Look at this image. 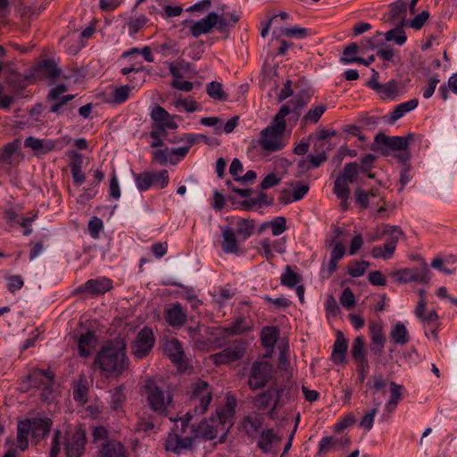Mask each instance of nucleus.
<instances>
[{"instance_id":"21","label":"nucleus","mask_w":457,"mask_h":457,"mask_svg":"<svg viewBox=\"0 0 457 457\" xmlns=\"http://www.w3.org/2000/svg\"><path fill=\"white\" fill-rule=\"evenodd\" d=\"M348 349V341L342 332L338 331L336 341L333 345L331 360L336 364H342L345 361V354Z\"/></svg>"},{"instance_id":"2","label":"nucleus","mask_w":457,"mask_h":457,"mask_svg":"<svg viewBox=\"0 0 457 457\" xmlns=\"http://www.w3.org/2000/svg\"><path fill=\"white\" fill-rule=\"evenodd\" d=\"M236 406V398L227 395L225 405L216 410V418L212 417L209 420L203 421L197 428L189 424L190 431L195 434V439L212 440L219 436L220 442L222 443L233 425Z\"/></svg>"},{"instance_id":"20","label":"nucleus","mask_w":457,"mask_h":457,"mask_svg":"<svg viewBox=\"0 0 457 457\" xmlns=\"http://www.w3.org/2000/svg\"><path fill=\"white\" fill-rule=\"evenodd\" d=\"M97 345V337L94 331L88 330L81 334L78 339V350L81 357H88Z\"/></svg>"},{"instance_id":"55","label":"nucleus","mask_w":457,"mask_h":457,"mask_svg":"<svg viewBox=\"0 0 457 457\" xmlns=\"http://www.w3.org/2000/svg\"><path fill=\"white\" fill-rule=\"evenodd\" d=\"M151 179L153 180L154 186L158 188H165L169 184V173L166 170H162L158 172L151 171Z\"/></svg>"},{"instance_id":"29","label":"nucleus","mask_w":457,"mask_h":457,"mask_svg":"<svg viewBox=\"0 0 457 457\" xmlns=\"http://www.w3.org/2000/svg\"><path fill=\"white\" fill-rule=\"evenodd\" d=\"M252 329V322L245 317H237L228 327L224 332L228 335H240Z\"/></svg>"},{"instance_id":"49","label":"nucleus","mask_w":457,"mask_h":457,"mask_svg":"<svg viewBox=\"0 0 457 457\" xmlns=\"http://www.w3.org/2000/svg\"><path fill=\"white\" fill-rule=\"evenodd\" d=\"M264 227L270 228L273 236H279L287 229V220L282 216L276 217L272 220L266 222L263 225Z\"/></svg>"},{"instance_id":"15","label":"nucleus","mask_w":457,"mask_h":457,"mask_svg":"<svg viewBox=\"0 0 457 457\" xmlns=\"http://www.w3.org/2000/svg\"><path fill=\"white\" fill-rule=\"evenodd\" d=\"M166 356L180 370L185 367V353L180 342L176 338L167 340L163 346Z\"/></svg>"},{"instance_id":"12","label":"nucleus","mask_w":457,"mask_h":457,"mask_svg":"<svg viewBox=\"0 0 457 457\" xmlns=\"http://www.w3.org/2000/svg\"><path fill=\"white\" fill-rule=\"evenodd\" d=\"M155 343V337L152 328H143L131 345V352L137 359L145 358L153 349Z\"/></svg>"},{"instance_id":"19","label":"nucleus","mask_w":457,"mask_h":457,"mask_svg":"<svg viewBox=\"0 0 457 457\" xmlns=\"http://www.w3.org/2000/svg\"><path fill=\"white\" fill-rule=\"evenodd\" d=\"M371 345L370 350L375 354L380 355L384 350L386 336L380 323H371L369 326Z\"/></svg>"},{"instance_id":"32","label":"nucleus","mask_w":457,"mask_h":457,"mask_svg":"<svg viewBox=\"0 0 457 457\" xmlns=\"http://www.w3.org/2000/svg\"><path fill=\"white\" fill-rule=\"evenodd\" d=\"M124 390L125 387L123 386H119L113 390L110 391L109 403L113 411H122L124 403L126 401V395Z\"/></svg>"},{"instance_id":"25","label":"nucleus","mask_w":457,"mask_h":457,"mask_svg":"<svg viewBox=\"0 0 457 457\" xmlns=\"http://www.w3.org/2000/svg\"><path fill=\"white\" fill-rule=\"evenodd\" d=\"M84 291L92 294H104L112 287V280L106 278L88 279L84 284Z\"/></svg>"},{"instance_id":"38","label":"nucleus","mask_w":457,"mask_h":457,"mask_svg":"<svg viewBox=\"0 0 457 457\" xmlns=\"http://www.w3.org/2000/svg\"><path fill=\"white\" fill-rule=\"evenodd\" d=\"M377 87V93L382 99H394L398 96V83L395 80H390Z\"/></svg>"},{"instance_id":"13","label":"nucleus","mask_w":457,"mask_h":457,"mask_svg":"<svg viewBox=\"0 0 457 457\" xmlns=\"http://www.w3.org/2000/svg\"><path fill=\"white\" fill-rule=\"evenodd\" d=\"M216 22V12H209L204 18L195 21L191 20H186L185 25L189 28L190 34L197 38L202 35L209 34L212 29L215 28Z\"/></svg>"},{"instance_id":"45","label":"nucleus","mask_w":457,"mask_h":457,"mask_svg":"<svg viewBox=\"0 0 457 457\" xmlns=\"http://www.w3.org/2000/svg\"><path fill=\"white\" fill-rule=\"evenodd\" d=\"M307 104V101L303 97H297L290 101L287 104H283L279 110L286 108L287 110V115L290 113L295 114V118H298L301 113V110Z\"/></svg>"},{"instance_id":"26","label":"nucleus","mask_w":457,"mask_h":457,"mask_svg":"<svg viewBox=\"0 0 457 457\" xmlns=\"http://www.w3.org/2000/svg\"><path fill=\"white\" fill-rule=\"evenodd\" d=\"M418 99L413 98L396 105L395 109L388 114V122L391 124L395 123L406 113L414 110L418 106Z\"/></svg>"},{"instance_id":"56","label":"nucleus","mask_w":457,"mask_h":457,"mask_svg":"<svg viewBox=\"0 0 457 457\" xmlns=\"http://www.w3.org/2000/svg\"><path fill=\"white\" fill-rule=\"evenodd\" d=\"M87 228L90 237L94 239H97L104 229V222L98 217L94 216L89 220Z\"/></svg>"},{"instance_id":"17","label":"nucleus","mask_w":457,"mask_h":457,"mask_svg":"<svg viewBox=\"0 0 457 457\" xmlns=\"http://www.w3.org/2000/svg\"><path fill=\"white\" fill-rule=\"evenodd\" d=\"M283 393L282 388L270 387L261 393L256 397L257 407L259 410H265L271 403H273V410H276Z\"/></svg>"},{"instance_id":"50","label":"nucleus","mask_w":457,"mask_h":457,"mask_svg":"<svg viewBox=\"0 0 457 457\" xmlns=\"http://www.w3.org/2000/svg\"><path fill=\"white\" fill-rule=\"evenodd\" d=\"M359 52V46L356 43H351L345 46L343 52V56L340 58V62L344 64H349L355 62L357 60L356 54Z\"/></svg>"},{"instance_id":"34","label":"nucleus","mask_w":457,"mask_h":457,"mask_svg":"<svg viewBox=\"0 0 457 457\" xmlns=\"http://www.w3.org/2000/svg\"><path fill=\"white\" fill-rule=\"evenodd\" d=\"M279 337V330L276 327H264L261 331L262 344L266 348H273Z\"/></svg>"},{"instance_id":"11","label":"nucleus","mask_w":457,"mask_h":457,"mask_svg":"<svg viewBox=\"0 0 457 457\" xmlns=\"http://www.w3.org/2000/svg\"><path fill=\"white\" fill-rule=\"evenodd\" d=\"M54 374L50 370H36L29 376L30 386L42 391L41 397L46 401L53 393Z\"/></svg>"},{"instance_id":"7","label":"nucleus","mask_w":457,"mask_h":457,"mask_svg":"<svg viewBox=\"0 0 457 457\" xmlns=\"http://www.w3.org/2000/svg\"><path fill=\"white\" fill-rule=\"evenodd\" d=\"M145 395L151 410L165 415L172 408L173 399L170 392L156 381L148 379L144 386Z\"/></svg>"},{"instance_id":"3","label":"nucleus","mask_w":457,"mask_h":457,"mask_svg":"<svg viewBox=\"0 0 457 457\" xmlns=\"http://www.w3.org/2000/svg\"><path fill=\"white\" fill-rule=\"evenodd\" d=\"M287 116V110L286 108L279 110L272 119L270 125L261 131L258 145L263 152L267 154L278 152L287 145L288 141L285 135Z\"/></svg>"},{"instance_id":"8","label":"nucleus","mask_w":457,"mask_h":457,"mask_svg":"<svg viewBox=\"0 0 457 457\" xmlns=\"http://www.w3.org/2000/svg\"><path fill=\"white\" fill-rule=\"evenodd\" d=\"M274 374V368L269 361H255L252 363L248 371L247 384L253 391L262 389L272 380Z\"/></svg>"},{"instance_id":"57","label":"nucleus","mask_w":457,"mask_h":457,"mask_svg":"<svg viewBox=\"0 0 457 457\" xmlns=\"http://www.w3.org/2000/svg\"><path fill=\"white\" fill-rule=\"evenodd\" d=\"M326 110L327 107L325 104H319L307 112L303 117V120L305 122L317 123Z\"/></svg>"},{"instance_id":"44","label":"nucleus","mask_w":457,"mask_h":457,"mask_svg":"<svg viewBox=\"0 0 457 457\" xmlns=\"http://www.w3.org/2000/svg\"><path fill=\"white\" fill-rule=\"evenodd\" d=\"M334 194L340 200L349 199L350 197V188L349 183L344 180L343 178L337 177L335 180L334 184Z\"/></svg>"},{"instance_id":"61","label":"nucleus","mask_w":457,"mask_h":457,"mask_svg":"<svg viewBox=\"0 0 457 457\" xmlns=\"http://www.w3.org/2000/svg\"><path fill=\"white\" fill-rule=\"evenodd\" d=\"M283 35L295 38H304L310 35V30L298 26L285 28L282 29Z\"/></svg>"},{"instance_id":"58","label":"nucleus","mask_w":457,"mask_h":457,"mask_svg":"<svg viewBox=\"0 0 457 457\" xmlns=\"http://www.w3.org/2000/svg\"><path fill=\"white\" fill-rule=\"evenodd\" d=\"M19 145L15 142L8 143L0 152V161L4 163H11L12 157L18 152Z\"/></svg>"},{"instance_id":"5","label":"nucleus","mask_w":457,"mask_h":457,"mask_svg":"<svg viewBox=\"0 0 457 457\" xmlns=\"http://www.w3.org/2000/svg\"><path fill=\"white\" fill-rule=\"evenodd\" d=\"M52 424V420L46 417H34L20 420L17 425L16 447L21 452L27 450L29 436L38 442L49 434Z\"/></svg>"},{"instance_id":"43","label":"nucleus","mask_w":457,"mask_h":457,"mask_svg":"<svg viewBox=\"0 0 457 457\" xmlns=\"http://www.w3.org/2000/svg\"><path fill=\"white\" fill-rule=\"evenodd\" d=\"M406 17V4L403 1H396L391 4L390 19L394 21H401L402 23Z\"/></svg>"},{"instance_id":"31","label":"nucleus","mask_w":457,"mask_h":457,"mask_svg":"<svg viewBox=\"0 0 457 457\" xmlns=\"http://www.w3.org/2000/svg\"><path fill=\"white\" fill-rule=\"evenodd\" d=\"M385 236H387L386 245L395 252L397 243L404 237V232L398 226L385 225Z\"/></svg>"},{"instance_id":"37","label":"nucleus","mask_w":457,"mask_h":457,"mask_svg":"<svg viewBox=\"0 0 457 457\" xmlns=\"http://www.w3.org/2000/svg\"><path fill=\"white\" fill-rule=\"evenodd\" d=\"M383 35L386 41L393 42L397 46H403L407 41V36L403 29V25L397 26Z\"/></svg>"},{"instance_id":"22","label":"nucleus","mask_w":457,"mask_h":457,"mask_svg":"<svg viewBox=\"0 0 457 457\" xmlns=\"http://www.w3.org/2000/svg\"><path fill=\"white\" fill-rule=\"evenodd\" d=\"M165 319L170 326L179 328L186 322L187 313L184 312L181 304L177 303L166 311Z\"/></svg>"},{"instance_id":"52","label":"nucleus","mask_w":457,"mask_h":457,"mask_svg":"<svg viewBox=\"0 0 457 457\" xmlns=\"http://www.w3.org/2000/svg\"><path fill=\"white\" fill-rule=\"evenodd\" d=\"M253 231V226L246 220H238L237 222L236 234L243 240L248 238Z\"/></svg>"},{"instance_id":"10","label":"nucleus","mask_w":457,"mask_h":457,"mask_svg":"<svg viewBox=\"0 0 457 457\" xmlns=\"http://www.w3.org/2000/svg\"><path fill=\"white\" fill-rule=\"evenodd\" d=\"M420 264L413 268H403L396 270L391 273V277L399 283L406 284L417 282L420 284H428L430 280L429 268L423 259Z\"/></svg>"},{"instance_id":"16","label":"nucleus","mask_w":457,"mask_h":457,"mask_svg":"<svg viewBox=\"0 0 457 457\" xmlns=\"http://www.w3.org/2000/svg\"><path fill=\"white\" fill-rule=\"evenodd\" d=\"M96 457H127V451L120 442L106 440L98 446Z\"/></svg>"},{"instance_id":"9","label":"nucleus","mask_w":457,"mask_h":457,"mask_svg":"<svg viewBox=\"0 0 457 457\" xmlns=\"http://www.w3.org/2000/svg\"><path fill=\"white\" fill-rule=\"evenodd\" d=\"M212 400V391L207 382L197 380L191 385L189 403L193 415L204 414Z\"/></svg>"},{"instance_id":"33","label":"nucleus","mask_w":457,"mask_h":457,"mask_svg":"<svg viewBox=\"0 0 457 457\" xmlns=\"http://www.w3.org/2000/svg\"><path fill=\"white\" fill-rule=\"evenodd\" d=\"M356 204L363 209H367L370 205V199L379 196V190L378 188H371L365 191L358 187L354 191Z\"/></svg>"},{"instance_id":"42","label":"nucleus","mask_w":457,"mask_h":457,"mask_svg":"<svg viewBox=\"0 0 457 457\" xmlns=\"http://www.w3.org/2000/svg\"><path fill=\"white\" fill-rule=\"evenodd\" d=\"M359 164L357 162H349L344 166L343 171L337 177L343 178L349 184H353L358 179Z\"/></svg>"},{"instance_id":"6","label":"nucleus","mask_w":457,"mask_h":457,"mask_svg":"<svg viewBox=\"0 0 457 457\" xmlns=\"http://www.w3.org/2000/svg\"><path fill=\"white\" fill-rule=\"evenodd\" d=\"M192 417L193 414L189 411L185 415V419L176 420V429L170 433L166 439L165 449L168 452L181 454L184 450L191 447L195 440V434H194V431H190L189 428V421Z\"/></svg>"},{"instance_id":"36","label":"nucleus","mask_w":457,"mask_h":457,"mask_svg":"<svg viewBox=\"0 0 457 457\" xmlns=\"http://www.w3.org/2000/svg\"><path fill=\"white\" fill-rule=\"evenodd\" d=\"M262 425V419L257 416H246L242 420V428L249 436H254Z\"/></svg>"},{"instance_id":"27","label":"nucleus","mask_w":457,"mask_h":457,"mask_svg":"<svg viewBox=\"0 0 457 457\" xmlns=\"http://www.w3.org/2000/svg\"><path fill=\"white\" fill-rule=\"evenodd\" d=\"M24 145L25 147H29L37 153L46 154L55 148V142L29 137L25 139Z\"/></svg>"},{"instance_id":"51","label":"nucleus","mask_w":457,"mask_h":457,"mask_svg":"<svg viewBox=\"0 0 457 457\" xmlns=\"http://www.w3.org/2000/svg\"><path fill=\"white\" fill-rule=\"evenodd\" d=\"M370 254L375 259L389 260L394 256L395 251L385 243L381 245H375Z\"/></svg>"},{"instance_id":"4","label":"nucleus","mask_w":457,"mask_h":457,"mask_svg":"<svg viewBox=\"0 0 457 457\" xmlns=\"http://www.w3.org/2000/svg\"><path fill=\"white\" fill-rule=\"evenodd\" d=\"M86 444V431L82 428H77L64 436L61 430L57 429L52 438L50 457H58L62 445L65 446L67 457H81L85 452Z\"/></svg>"},{"instance_id":"53","label":"nucleus","mask_w":457,"mask_h":457,"mask_svg":"<svg viewBox=\"0 0 457 457\" xmlns=\"http://www.w3.org/2000/svg\"><path fill=\"white\" fill-rule=\"evenodd\" d=\"M131 92V87L128 85L116 87L112 93V102L114 104H122L128 100Z\"/></svg>"},{"instance_id":"18","label":"nucleus","mask_w":457,"mask_h":457,"mask_svg":"<svg viewBox=\"0 0 457 457\" xmlns=\"http://www.w3.org/2000/svg\"><path fill=\"white\" fill-rule=\"evenodd\" d=\"M150 116L154 120V124H156L159 127H165L169 129H178V124L175 121V116L170 115L160 105H156L152 109Z\"/></svg>"},{"instance_id":"1","label":"nucleus","mask_w":457,"mask_h":457,"mask_svg":"<svg viewBox=\"0 0 457 457\" xmlns=\"http://www.w3.org/2000/svg\"><path fill=\"white\" fill-rule=\"evenodd\" d=\"M93 367L107 378H119L129 368L124 340L114 339L104 344L95 357Z\"/></svg>"},{"instance_id":"46","label":"nucleus","mask_w":457,"mask_h":457,"mask_svg":"<svg viewBox=\"0 0 457 457\" xmlns=\"http://www.w3.org/2000/svg\"><path fill=\"white\" fill-rule=\"evenodd\" d=\"M301 277L292 270L289 265L285 268V272L281 275V284L290 288L295 287L300 282Z\"/></svg>"},{"instance_id":"48","label":"nucleus","mask_w":457,"mask_h":457,"mask_svg":"<svg viewBox=\"0 0 457 457\" xmlns=\"http://www.w3.org/2000/svg\"><path fill=\"white\" fill-rule=\"evenodd\" d=\"M135 183L139 191H146L154 186L151 179V171H145L134 175Z\"/></svg>"},{"instance_id":"64","label":"nucleus","mask_w":457,"mask_h":457,"mask_svg":"<svg viewBox=\"0 0 457 457\" xmlns=\"http://www.w3.org/2000/svg\"><path fill=\"white\" fill-rule=\"evenodd\" d=\"M329 150L320 149L317 154L308 155L312 169L320 167L328 158L327 152Z\"/></svg>"},{"instance_id":"47","label":"nucleus","mask_w":457,"mask_h":457,"mask_svg":"<svg viewBox=\"0 0 457 457\" xmlns=\"http://www.w3.org/2000/svg\"><path fill=\"white\" fill-rule=\"evenodd\" d=\"M173 105L179 112H193L198 109V104L193 98H177L173 102Z\"/></svg>"},{"instance_id":"30","label":"nucleus","mask_w":457,"mask_h":457,"mask_svg":"<svg viewBox=\"0 0 457 457\" xmlns=\"http://www.w3.org/2000/svg\"><path fill=\"white\" fill-rule=\"evenodd\" d=\"M390 337L395 344L400 345H404L410 341L409 332L405 325L401 321L393 325L390 331Z\"/></svg>"},{"instance_id":"40","label":"nucleus","mask_w":457,"mask_h":457,"mask_svg":"<svg viewBox=\"0 0 457 457\" xmlns=\"http://www.w3.org/2000/svg\"><path fill=\"white\" fill-rule=\"evenodd\" d=\"M206 93L213 100L227 101L228 95L223 90L221 83L212 81L206 85Z\"/></svg>"},{"instance_id":"41","label":"nucleus","mask_w":457,"mask_h":457,"mask_svg":"<svg viewBox=\"0 0 457 457\" xmlns=\"http://www.w3.org/2000/svg\"><path fill=\"white\" fill-rule=\"evenodd\" d=\"M351 353L354 361L367 360L365 353V340L363 337H357L352 345Z\"/></svg>"},{"instance_id":"59","label":"nucleus","mask_w":457,"mask_h":457,"mask_svg":"<svg viewBox=\"0 0 457 457\" xmlns=\"http://www.w3.org/2000/svg\"><path fill=\"white\" fill-rule=\"evenodd\" d=\"M370 267V262L360 261L353 262L348 268V274L353 278L362 276Z\"/></svg>"},{"instance_id":"14","label":"nucleus","mask_w":457,"mask_h":457,"mask_svg":"<svg viewBox=\"0 0 457 457\" xmlns=\"http://www.w3.org/2000/svg\"><path fill=\"white\" fill-rule=\"evenodd\" d=\"M245 353V349L242 345L235 344L211 357L216 365H221L240 360Z\"/></svg>"},{"instance_id":"62","label":"nucleus","mask_w":457,"mask_h":457,"mask_svg":"<svg viewBox=\"0 0 457 457\" xmlns=\"http://www.w3.org/2000/svg\"><path fill=\"white\" fill-rule=\"evenodd\" d=\"M339 300L342 306L346 309H353L356 303L355 296L349 287L343 290Z\"/></svg>"},{"instance_id":"54","label":"nucleus","mask_w":457,"mask_h":457,"mask_svg":"<svg viewBox=\"0 0 457 457\" xmlns=\"http://www.w3.org/2000/svg\"><path fill=\"white\" fill-rule=\"evenodd\" d=\"M87 382L83 380L79 381L73 389L74 400L80 403H85L87 400Z\"/></svg>"},{"instance_id":"63","label":"nucleus","mask_w":457,"mask_h":457,"mask_svg":"<svg viewBox=\"0 0 457 457\" xmlns=\"http://www.w3.org/2000/svg\"><path fill=\"white\" fill-rule=\"evenodd\" d=\"M380 403L376 404V407L371 409L368 413H366L362 420L360 422V426L363 428L365 430L370 431L373 427L374 418L378 412V406H379Z\"/></svg>"},{"instance_id":"39","label":"nucleus","mask_w":457,"mask_h":457,"mask_svg":"<svg viewBox=\"0 0 457 457\" xmlns=\"http://www.w3.org/2000/svg\"><path fill=\"white\" fill-rule=\"evenodd\" d=\"M37 71L42 75L51 79L57 78L61 73V70L58 69L55 62L52 60L41 62L37 66Z\"/></svg>"},{"instance_id":"24","label":"nucleus","mask_w":457,"mask_h":457,"mask_svg":"<svg viewBox=\"0 0 457 457\" xmlns=\"http://www.w3.org/2000/svg\"><path fill=\"white\" fill-rule=\"evenodd\" d=\"M237 234L235 230L230 227H225L222 229V243L221 247L226 253H239L238 242L237 240Z\"/></svg>"},{"instance_id":"23","label":"nucleus","mask_w":457,"mask_h":457,"mask_svg":"<svg viewBox=\"0 0 457 457\" xmlns=\"http://www.w3.org/2000/svg\"><path fill=\"white\" fill-rule=\"evenodd\" d=\"M279 442L280 437L272 428H268L261 433L257 445L262 453H269L272 451L273 446Z\"/></svg>"},{"instance_id":"28","label":"nucleus","mask_w":457,"mask_h":457,"mask_svg":"<svg viewBox=\"0 0 457 457\" xmlns=\"http://www.w3.org/2000/svg\"><path fill=\"white\" fill-rule=\"evenodd\" d=\"M427 303L418 302L414 310L416 317L425 325H436L438 315L435 310H430L426 313Z\"/></svg>"},{"instance_id":"60","label":"nucleus","mask_w":457,"mask_h":457,"mask_svg":"<svg viewBox=\"0 0 457 457\" xmlns=\"http://www.w3.org/2000/svg\"><path fill=\"white\" fill-rule=\"evenodd\" d=\"M147 19L145 16L141 15L136 19H131L126 22L129 29V34L134 36L137 34L146 23Z\"/></svg>"},{"instance_id":"35","label":"nucleus","mask_w":457,"mask_h":457,"mask_svg":"<svg viewBox=\"0 0 457 457\" xmlns=\"http://www.w3.org/2000/svg\"><path fill=\"white\" fill-rule=\"evenodd\" d=\"M403 386L395 384V382L390 383V396L386 403L385 411L391 413L396 408L399 401L402 398Z\"/></svg>"}]
</instances>
